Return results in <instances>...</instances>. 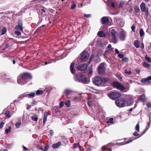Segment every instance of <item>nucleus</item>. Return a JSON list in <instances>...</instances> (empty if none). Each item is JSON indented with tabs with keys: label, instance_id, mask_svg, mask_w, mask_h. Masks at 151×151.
Here are the masks:
<instances>
[{
	"label": "nucleus",
	"instance_id": "obj_64",
	"mask_svg": "<svg viewBox=\"0 0 151 151\" xmlns=\"http://www.w3.org/2000/svg\"><path fill=\"white\" fill-rule=\"evenodd\" d=\"M111 6L113 7V8H114V7H115V4H114V3H111Z\"/></svg>",
	"mask_w": 151,
	"mask_h": 151
},
{
	"label": "nucleus",
	"instance_id": "obj_23",
	"mask_svg": "<svg viewBox=\"0 0 151 151\" xmlns=\"http://www.w3.org/2000/svg\"><path fill=\"white\" fill-rule=\"evenodd\" d=\"M93 60L95 62L97 63H99L100 61V60L99 57L97 55L94 57Z\"/></svg>",
	"mask_w": 151,
	"mask_h": 151
},
{
	"label": "nucleus",
	"instance_id": "obj_50",
	"mask_svg": "<svg viewBox=\"0 0 151 151\" xmlns=\"http://www.w3.org/2000/svg\"><path fill=\"white\" fill-rule=\"evenodd\" d=\"M131 29H132V31L134 32H135V26L134 25H133L131 27Z\"/></svg>",
	"mask_w": 151,
	"mask_h": 151
},
{
	"label": "nucleus",
	"instance_id": "obj_39",
	"mask_svg": "<svg viewBox=\"0 0 151 151\" xmlns=\"http://www.w3.org/2000/svg\"><path fill=\"white\" fill-rule=\"evenodd\" d=\"M135 129L138 132L139 131V123H138L136 125Z\"/></svg>",
	"mask_w": 151,
	"mask_h": 151
},
{
	"label": "nucleus",
	"instance_id": "obj_34",
	"mask_svg": "<svg viewBox=\"0 0 151 151\" xmlns=\"http://www.w3.org/2000/svg\"><path fill=\"white\" fill-rule=\"evenodd\" d=\"M7 30L6 28L4 27H3V29L1 31V35H3L6 32Z\"/></svg>",
	"mask_w": 151,
	"mask_h": 151
},
{
	"label": "nucleus",
	"instance_id": "obj_56",
	"mask_svg": "<svg viewBox=\"0 0 151 151\" xmlns=\"http://www.w3.org/2000/svg\"><path fill=\"white\" fill-rule=\"evenodd\" d=\"M133 135L135 136H137L139 135V134L136 132H134L133 134Z\"/></svg>",
	"mask_w": 151,
	"mask_h": 151
},
{
	"label": "nucleus",
	"instance_id": "obj_51",
	"mask_svg": "<svg viewBox=\"0 0 151 151\" xmlns=\"http://www.w3.org/2000/svg\"><path fill=\"white\" fill-rule=\"evenodd\" d=\"M64 105V102L63 101H61L60 103V107H62Z\"/></svg>",
	"mask_w": 151,
	"mask_h": 151
},
{
	"label": "nucleus",
	"instance_id": "obj_48",
	"mask_svg": "<svg viewBox=\"0 0 151 151\" xmlns=\"http://www.w3.org/2000/svg\"><path fill=\"white\" fill-rule=\"evenodd\" d=\"M76 6V5L74 3H73V4L71 6V9H74L75 8Z\"/></svg>",
	"mask_w": 151,
	"mask_h": 151
},
{
	"label": "nucleus",
	"instance_id": "obj_61",
	"mask_svg": "<svg viewBox=\"0 0 151 151\" xmlns=\"http://www.w3.org/2000/svg\"><path fill=\"white\" fill-rule=\"evenodd\" d=\"M115 52L117 54H119V51L117 49H115Z\"/></svg>",
	"mask_w": 151,
	"mask_h": 151
},
{
	"label": "nucleus",
	"instance_id": "obj_60",
	"mask_svg": "<svg viewBox=\"0 0 151 151\" xmlns=\"http://www.w3.org/2000/svg\"><path fill=\"white\" fill-rule=\"evenodd\" d=\"M146 105L147 107L148 108H150L151 107V104L149 103H147L146 104Z\"/></svg>",
	"mask_w": 151,
	"mask_h": 151
},
{
	"label": "nucleus",
	"instance_id": "obj_44",
	"mask_svg": "<svg viewBox=\"0 0 151 151\" xmlns=\"http://www.w3.org/2000/svg\"><path fill=\"white\" fill-rule=\"evenodd\" d=\"M124 5V3L123 2H120L119 4V8H123Z\"/></svg>",
	"mask_w": 151,
	"mask_h": 151
},
{
	"label": "nucleus",
	"instance_id": "obj_33",
	"mask_svg": "<svg viewBox=\"0 0 151 151\" xmlns=\"http://www.w3.org/2000/svg\"><path fill=\"white\" fill-rule=\"evenodd\" d=\"M21 124V122H18L16 123L15 124V126L16 128H19Z\"/></svg>",
	"mask_w": 151,
	"mask_h": 151
},
{
	"label": "nucleus",
	"instance_id": "obj_3",
	"mask_svg": "<svg viewBox=\"0 0 151 151\" xmlns=\"http://www.w3.org/2000/svg\"><path fill=\"white\" fill-rule=\"evenodd\" d=\"M111 42L114 44L116 43L118 40L117 38L118 35L117 32L115 29H112L111 31Z\"/></svg>",
	"mask_w": 151,
	"mask_h": 151
},
{
	"label": "nucleus",
	"instance_id": "obj_58",
	"mask_svg": "<svg viewBox=\"0 0 151 151\" xmlns=\"http://www.w3.org/2000/svg\"><path fill=\"white\" fill-rule=\"evenodd\" d=\"M91 146H89L87 148L86 151H91Z\"/></svg>",
	"mask_w": 151,
	"mask_h": 151
},
{
	"label": "nucleus",
	"instance_id": "obj_24",
	"mask_svg": "<svg viewBox=\"0 0 151 151\" xmlns=\"http://www.w3.org/2000/svg\"><path fill=\"white\" fill-rule=\"evenodd\" d=\"M88 73L90 76H91L93 73L92 66H91L88 67Z\"/></svg>",
	"mask_w": 151,
	"mask_h": 151
},
{
	"label": "nucleus",
	"instance_id": "obj_16",
	"mask_svg": "<svg viewBox=\"0 0 151 151\" xmlns=\"http://www.w3.org/2000/svg\"><path fill=\"white\" fill-rule=\"evenodd\" d=\"M75 65V63L74 62H72L70 65V70L71 73L72 74H75V73L76 70L74 68V67Z\"/></svg>",
	"mask_w": 151,
	"mask_h": 151
},
{
	"label": "nucleus",
	"instance_id": "obj_42",
	"mask_svg": "<svg viewBox=\"0 0 151 151\" xmlns=\"http://www.w3.org/2000/svg\"><path fill=\"white\" fill-rule=\"evenodd\" d=\"M113 118H111L109 119L108 121H107L106 122L107 124H109V123H113Z\"/></svg>",
	"mask_w": 151,
	"mask_h": 151
},
{
	"label": "nucleus",
	"instance_id": "obj_17",
	"mask_svg": "<svg viewBox=\"0 0 151 151\" xmlns=\"http://www.w3.org/2000/svg\"><path fill=\"white\" fill-rule=\"evenodd\" d=\"M73 92V91L71 90L67 89L65 90L64 93L66 96H68L71 94Z\"/></svg>",
	"mask_w": 151,
	"mask_h": 151
},
{
	"label": "nucleus",
	"instance_id": "obj_18",
	"mask_svg": "<svg viewBox=\"0 0 151 151\" xmlns=\"http://www.w3.org/2000/svg\"><path fill=\"white\" fill-rule=\"evenodd\" d=\"M61 144V142H58L52 145V147L54 149L58 148Z\"/></svg>",
	"mask_w": 151,
	"mask_h": 151
},
{
	"label": "nucleus",
	"instance_id": "obj_47",
	"mask_svg": "<svg viewBox=\"0 0 151 151\" xmlns=\"http://www.w3.org/2000/svg\"><path fill=\"white\" fill-rule=\"evenodd\" d=\"M14 33L18 35H21V33L19 30H17V31H15Z\"/></svg>",
	"mask_w": 151,
	"mask_h": 151
},
{
	"label": "nucleus",
	"instance_id": "obj_30",
	"mask_svg": "<svg viewBox=\"0 0 151 151\" xmlns=\"http://www.w3.org/2000/svg\"><path fill=\"white\" fill-rule=\"evenodd\" d=\"M5 114L6 117H10L11 116L10 112L9 111H5Z\"/></svg>",
	"mask_w": 151,
	"mask_h": 151
},
{
	"label": "nucleus",
	"instance_id": "obj_27",
	"mask_svg": "<svg viewBox=\"0 0 151 151\" xmlns=\"http://www.w3.org/2000/svg\"><path fill=\"white\" fill-rule=\"evenodd\" d=\"M37 147L39 149L41 150H42L43 151H47V145H46L45 146L44 149H43V148L42 146L40 147V146H37Z\"/></svg>",
	"mask_w": 151,
	"mask_h": 151
},
{
	"label": "nucleus",
	"instance_id": "obj_55",
	"mask_svg": "<svg viewBox=\"0 0 151 151\" xmlns=\"http://www.w3.org/2000/svg\"><path fill=\"white\" fill-rule=\"evenodd\" d=\"M91 16V14H85L84 15V17H89Z\"/></svg>",
	"mask_w": 151,
	"mask_h": 151
},
{
	"label": "nucleus",
	"instance_id": "obj_5",
	"mask_svg": "<svg viewBox=\"0 0 151 151\" xmlns=\"http://www.w3.org/2000/svg\"><path fill=\"white\" fill-rule=\"evenodd\" d=\"M81 60L82 62L86 61L89 57V53L88 52L85 50L83 51L81 54Z\"/></svg>",
	"mask_w": 151,
	"mask_h": 151
},
{
	"label": "nucleus",
	"instance_id": "obj_54",
	"mask_svg": "<svg viewBox=\"0 0 151 151\" xmlns=\"http://www.w3.org/2000/svg\"><path fill=\"white\" fill-rule=\"evenodd\" d=\"M4 124V123L3 122H1L0 123V129H1L3 125Z\"/></svg>",
	"mask_w": 151,
	"mask_h": 151
},
{
	"label": "nucleus",
	"instance_id": "obj_25",
	"mask_svg": "<svg viewBox=\"0 0 151 151\" xmlns=\"http://www.w3.org/2000/svg\"><path fill=\"white\" fill-rule=\"evenodd\" d=\"M77 147H78L79 150L81 151L82 150L81 147L80 145L78 143H74L73 144V147L74 148H76Z\"/></svg>",
	"mask_w": 151,
	"mask_h": 151
},
{
	"label": "nucleus",
	"instance_id": "obj_40",
	"mask_svg": "<svg viewBox=\"0 0 151 151\" xmlns=\"http://www.w3.org/2000/svg\"><path fill=\"white\" fill-rule=\"evenodd\" d=\"M145 59L148 62V63H150L151 62V59L150 57H147L146 55L145 56Z\"/></svg>",
	"mask_w": 151,
	"mask_h": 151
},
{
	"label": "nucleus",
	"instance_id": "obj_31",
	"mask_svg": "<svg viewBox=\"0 0 151 151\" xmlns=\"http://www.w3.org/2000/svg\"><path fill=\"white\" fill-rule=\"evenodd\" d=\"M43 93V91L42 90H37L36 92L37 95H41Z\"/></svg>",
	"mask_w": 151,
	"mask_h": 151
},
{
	"label": "nucleus",
	"instance_id": "obj_19",
	"mask_svg": "<svg viewBox=\"0 0 151 151\" xmlns=\"http://www.w3.org/2000/svg\"><path fill=\"white\" fill-rule=\"evenodd\" d=\"M25 97H27V94L26 93H24L19 95L18 97L19 101L23 99Z\"/></svg>",
	"mask_w": 151,
	"mask_h": 151
},
{
	"label": "nucleus",
	"instance_id": "obj_35",
	"mask_svg": "<svg viewBox=\"0 0 151 151\" xmlns=\"http://www.w3.org/2000/svg\"><path fill=\"white\" fill-rule=\"evenodd\" d=\"M145 97V94L144 93L141 96L139 100L141 101H143L144 100Z\"/></svg>",
	"mask_w": 151,
	"mask_h": 151
},
{
	"label": "nucleus",
	"instance_id": "obj_43",
	"mask_svg": "<svg viewBox=\"0 0 151 151\" xmlns=\"http://www.w3.org/2000/svg\"><path fill=\"white\" fill-rule=\"evenodd\" d=\"M134 9L136 12L138 13L140 11L139 7L137 6H136L134 8Z\"/></svg>",
	"mask_w": 151,
	"mask_h": 151
},
{
	"label": "nucleus",
	"instance_id": "obj_13",
	"mask_svg": "<svg viewBox=\"0 0 151 151\" xmlns=\"http://www.w3.org/2000/svg\"><path fill=\"white\" fill-rule=\"evenodd\" d=\"M126 36V32L124 31H121L120 34V38L121 40L124 41L125 40Z\"/></svg>",
	"mask_w": 151,
	"mask_h": 151
},
{
	"label": "nucleus",
	"instance_id": "obj_46",
	"mask_svg": "<svg viewBox=\"0 0 151 151\" xmlns=\"http://www.w3.org/2000/svg\"><path fill=\"white\" fill-rule=\"evenodd\" d=\"M133 140V139H130L129 140H128V141H126L125 143H124L123 144H120V145H125L126 144H128V143L132 142Z\"/></svg>",
	"mask_w": 151,
	"mask_h": 151
},
{
	"label": "nucleus",
	"instance_id": "obj_41",
	"mask_svg": "<svg viewBox=\"0 0 151 151\" xmlns=\"http://www.w3.org/2000/svg\"><path fill=\"white\" fill-rule=\"evenodd\" d=\"M38 117L35 115L32 116V119L35 121H37L38 119Z\"/></svg>",
	"mask_w": 151,
	"mask_h": 151
},
{
	"label": "nucleus",
	"instance_id": "obj_2",
	"mask_svg": "<svg viewBox=\"0 0 151 151\" xmlns=\"http://www.w3.org/2000/svg\"><path fill=\"white\" fill-rule=\"evenodd\" d=\"M75 81L78 82H81L83 83H88L90 81L85 75L81 73H78L76 76Z\"/></svg>",
	"mask_w": 151,
	"mask_h": 151
},
{
	"label": "nucleus",
	"instance_id": "obj_9",
	"mask_svg": "<svg viewBox=\"0 0 151 151\" xmlns=\"http://www.w3.org/2000/svg\"><path fill=\"white\" fill-rule=\"evenodd\" d=\"M105 68L104 63H101L98 67V72L99 74L101 75L104 74L105 72Z\"/></svg>",
	"mask_w": 151,
	"mask_h": 151
},
{
	"label": "nucleus",
	"instance_id": "obj_32",
	"mask_svg": "<svg viewBox=\"0 0 151 151\" xmlns=\"http://www.w3.org/2000/svg\"><path fill=\"white\" fill-rule=\"evenodd\" d=\"M147 125L143 133H145L146 132L147 130V129L150 128L151 123H147Z\"/></svg>",
	"mask_w": 151,
	"mask_h": 151
},
{
	"label": "nucleus",
	"instance_id": "obj_37",
	"mask_svg": "<svg viewBox=\"0 0 151 151\" xmlns=\"http://www.w3.org/2000/svg\"><path fill=\"white\" fill-rule=\"evenodd\" d=\"M140 36L141 37H142L144 35V32L142 29H141L139 31Z\"/></svg>",
	"mask_w": 151,
	"mask_h": 151
},
{
	"label": "nucleus",
	"instance_id": "obj_29",
	"mask_svg": "<svg viewBox=\"0 0 151 151\" xmlns=\"http://www.w3.org/2000/svg\"><path fill=\"white\" fill-rule=\"evenodd\" d=\"M142 65L145 67L147 68H149L150 67L149 64L145 62H144L142 63Z\"/></svg>",
	"mask_w": 151,
	"mask_h": 151
},
{
	"label": "nucleus",
	"instance_id": "obj_26",
	"mask_svg": "<svg viewBox=\"0 0 151 151\" xmlns=\"http://www.w3.org/2000/svg\"><path fill=\"white\" fill-rule=\"evenodd\" d=\"M134 46L137 48H138L139 47V42L138 40H135L134 42Z\"/></svg>",
	"mask_w": 151,
	"mask_h": 151
},
{
	"label": "nucleus",
	"instance_id": "obj_20",
	"mask_svg": "<svg viewBox=\"0 0 151 151\" xmlns=\"http://www.w3.org/2000/svg\"><path fill=\"white\" fill-rule=\"evenodd\" d=\"M100 37H105L106 34L104 33L103 31H99L97 34Z\"/></svg>",
	"mask_w": 151,
	"mask_h": 151
},
{
	"label": "nucleus",
	"instance_id": "obj_21",
	"mask_svg": "<svg viewBox=\"0 0 151 151\" xmlns=\"http://www.w3.org/2000/svg\"><path fill=\"white\" fill-rule=\"evenodd\" d=\"M126 106H129L133 103V101L130 100H125Z\"/></svg>",
	"mask_w": 151,
	"mask_h": 151
},
{
	"label": "nucleus",
	"instance_id": "obj_62",
	"mask_svg": "<svg viewBox=\"0 0 151 151\" xmlns=\"http://www.w3.org/2000/svg\"><path fill=\"white\" fill-rule=\"evenodd\" d=\"M111 47V45L110 44H109L107 47H106V49H109Z\"/></svg>",
	"mask_w": 151,
	"mask_h": 151
},
{
	"label": "nucleus",
	"instance_id": "obj_49",
	"mask_svg": "<svg viewBox=\"0 0 151 151\" xmlns=\"http://www.w3.org/2000/svg\"><path fill=\"white\" fill-rule=\"evenodd\" d=\"M118 56L120 58H122V59L124 57V55L123 54L119 53L118 54Z\"/></svg>",
	"mask_w": 151,
	"mask_h": 151
},
{
	"label": "nucleus",
	"instance_id": "obj_11",
	"mask_svg": "<svg viewBox=\"0 0 151 151\" xmlns=\"http://www.w3.org/2000/svg\"><path fill=\"white\" fill-rule=\"evenodd\" d=\"M18 25L15 27V29L17 30L23 31V24L21 20H19L18 22Z\"/></svg>",
	"mask_w": 151,
	"mask_h": 151
},
{
	"label": "nucleus",
	"instance_id": "obj_45",
	"mask_svg": "<svg viewBox=\"0 0 151 151\" xmlns=\"http://www.w3.org/2000/svg\"><path fill=\"white\" fill-rule=\"evenodd\" d=\"M122 60L123 62H128V59L127 57H124V58H123L122 59Z\"/></svg>",
	"mask_w": 151,
	"mask_h": 151
},
{
	"label": "nucleus",
	"instance_id": "obj_28",
	"mask_svg": "<svg viewBox=\"0 0 151 151\" xmlns=\"http://www.w3.org/2000/svg\"><path fill=\"white\" fill-rule=\"evenodd\" d=\"M65 105L68 107H70V101L68 100L66 101L65 103Z\"/></svg>",
	"mask_w": 151,
	"mask_h": 151
},
{
	"label": "nucleus",
	"instance_id": "obj_22",
	"mask_svg": "<svg viewBox=\"0 0 151 151\" xmlns=\"http://www.w3.org/2000/svg\"><path fill=\"white\" fill-rule=\"evenodd\" d=\"M35 92H32L30 93H27V97L29 98H32L34 97L35 95Z\"/></svg>",
	"mask_w": 151,
	"mask_h": 151
},
{
	"label": "nucleus",
	"instance_id": "obj_52",
	"mask_svg": "<svg viewBox=\"0 0 151 151\" xmlns=\"http://www.w3.org/2000/svg\"><path fill=\"white\" fill-rule=\"evenodd\" d=\"M125 73L126 74H128L129 75H130L131 74L132 72L131 71L129 70L128 71H127L126 70H125Z\"/></svg>",
	"mask_w": 151,
	"mask_h": 151
},
{
	"label": "nucleus",
	"instance_id": "obj_8",
	"mask_svg": "<svg viewBox=\"0 0 151 151\" xmlns=\"http://www.w3.org/2000/svg\"><path fill=\"white\" fill-rule=\"evenodd\" d=\"M140 8L142 12H145L147 16L149 15L148 8L145 3L142 2L141 3Z\"/></svg>",
	"mask_w": 151,
	"mask_h": 151
},
{
	"label": "nucleus",
	"instance_id": "obj_63",
	"mask_svg": "<svg viewBox=\"0 0 151 151\" xmlns=\"http://www.w3.org/2000/svg\"><path fill=\"white\" fill-rule=\"evenodd\" d=\"M148 116H149V122L148 123H151V116L150 115H148Z\"/></svg>",
	"mask_w": 151,
	"mask_h": 151
},
{
	"label": "nucleus",
	"instance_id": "obj_59",
	"mask_svg": "<svg viewBox=\"0 0 151 151\" xmlns=\"http://www.w3.org/2000/svg\"><path fill=\"white\" fill-rule=\"evenodd\" d=\"M88 104L89 107H91V101H88Z\"/></svg>",
	"mask_w": 151,
	"mask_h": 151
},
{
	"label": "nucleus",
	"instance_id": "obj_57",
	"mask_svg": "<svg viewBox=\"0 0 151 151\" xmlns=\"http://www.w3.org/2000/svg\"><path fill=\"white\" fill-rule=\"evenodd\" d=\"M104 80L105 82L108 83L109 81V79L107 78H104Z\"/></svg>",
	"mask_w": 151,
	"mask_h": 151
},
{
	"label": "nucleus",
	"instance_id": "obj_6",
	"mask_svg": "<svg viewBox=\"0 0 151 151\" xmlns=\"http://www.w3.org/2000/svg\"><path fill=\"white\" fill-rule=\"evenodd\" d=\"M94 84L96 86H99L102 83L103 80L101 77L95 76L93 79Z\"/></svg>",
	"mask_w": 151,
	"mask_h": 151
},
{
	"label": "nucleus",
	"instance_id": "obj_12",
	"mask_svg": "<svg viewBox=\"0 0 151 151\" xmlns=\"http://www.w3.org/2000/svg\"><path fill=\"white\" fill-rule=\"evenodd\" d=\"M87 67V65L84 64L81 65H78L77 66V68L78 70H86Z\"/></svg>",
	"mask_w": 151,
	"mask_h": 151
},
{
	"label": "nucleus",
	"instance_id": "obj_38",
	"mask_svg": "<svg viewBox=\"0 0 151 151\" xmlns=\"http://www.w3.org/2000/svg\"><path fill=\"white\" fill-rule=\"evenodd\" d=\"M47 114V113L46 112L44 116V118L43 119L44 124H45V123L47 120V115L46 114Z\"/></svg>",
	"mask_w": 151,
	"mask_h": 151
},
{
	"label": "nucleus",
	"instance_id": "obj_1",
	"mask_svg": "<svg viewBox=\"0 0 151 151\" xmlns=\"http://www.w3.org/2000/svg\"><path fill=\"white\" fill-rule=\"evenodd\" d=\"M32 79L31 74L29 73H25L20 75L17 78V83L21 85L26 84L28 79Z\"/></svg>",
	"mask_w": 151,
	"mask_h": 151
},
{
	"label": "nucleus",
	"instance_id": "obj_36",
	"mask_svg": "<svg viewBox=\"0 0 151 151\" xmlns=\"http://www.w3.org/2000/svg\"><path fill=\"white\" fill-rule=\"evenodd\" d=\"M12 129V127L11 126H9V127L8 129H6L5 130V132L6 133L8 134L9 132Z\"/></svg>",
	"mask_w": 151,
	"mask_h": 151
},
{
	"label": "nucleus",
	"instance_id": "obj_14",
	"mask_svg": "<svg viewBox=\"0 0 151 151\" xmlns=\"http://www.w3.org/2000/svg\"><path fill=\"white\" fill-rule=\"evenodd\" d=\"M101 21L103 24H107L109 22V19L107 17H104L101 18Z\"/></svg>",
	"mask_w": 151,
	"mask_h": 151
},
{
	"label": "nucleus",
	"instance_id": "obj_4",
	"mask_svg": "<svg viewBox=\"0 0 151 151\" xmlns=\"http://www.w3.org/2000/svg\"><path fill=\"white\" fill-rule=\"evenodd\" d=\"M125 102V100L123 98H121L115 101V104L117 106L123 107L126 106Z\"/></svg>",
	"mask_w": 151,
	"mask_h": 151
},
{
	"label": "nucleus",
	"instance_id": "obj_53",
	"mask_svg": "<svg viewBox=\"0 0 151 151\" xmlns=\"http://www.w3.org/2000/svg\"><path fill=\"white\" fill-rule=\"evenodd\" d=\"M49 132L50 135L51 136H52L54 134V131L52 130H50L49 131Z\"/></svg>",
	"mask_w": 151,
	"mask_h": 151
},
{
	"label": "nucleus",
	"instance_id": "obj_15",
	"mask_svg": "<svg viewBox=\"0 0 151 151\" xmlns=\"http://www.w3.org/2000/svg\"><path fill=\"white\" fill-rule=\"evenodd\" d=\"M151 80V76L148 77L141 79V81L142 83H148Z\"/></svg>",
	"mask_w": 151,
	"mask_h": 151
},
{
	"label": "nucleus",
	"instance_id": "obj_10",
	"mask_svg": "<svg viewBox=\"0 0 151 151\" xmlns=\"http://www.w3.org/2000/svg\"><path fill=\"white\" fill-rule=\"evenodd\" d=\"M113 85L114 87L121 91H124L125 89V88L123 85L116 81L113 82Z\"/></svg>",
	"mask_w": 151,
	"mask_h": 151
},
{
	"label": "nucleus",
	"instance_id": "obj_7",
	"mask_svg": "<svg viewBox=\"0 0 151 151\" xmlns=\"http://www.w3.org/2000/svg\"><path fill=\"white\" fill-rule=\"evenodd\" d=\"M121 96V94L118 92H113L110 93L109 94V96L111 99L114 100Z\"/></svg>",
	"mask_w": 151,
	"mask_h": 151
}]
</instances>
